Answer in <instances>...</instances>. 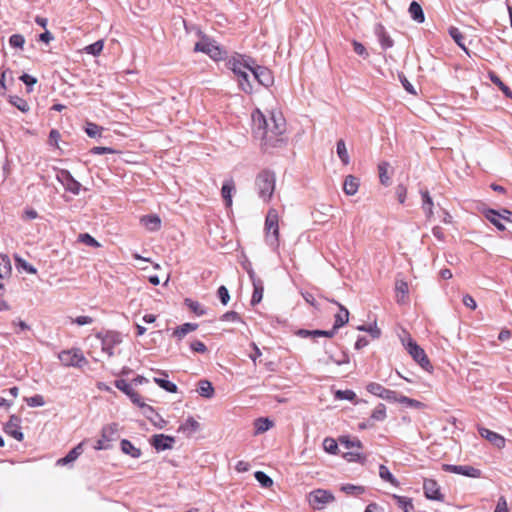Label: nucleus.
<instances>
[{
    "label": "nucleus",
    "instance_id": "0eeeda50",
    "mask_svg": "<svg viewBox=\"0 0 512 512\" xmlns=\"http://www.w3.org/2000/svg\"><path fill=\"white\" fill-rule=\"evenodd\" d=\"M194 51L203 52L215 61L224 59L226 54V52L221 49L216 41L205 36L195 44Z\"/></svg>",
    "mask_w": 512,
    "mask_h": 512
},
{
    "label": "nucleus",
    "instance_id": "f3484780",
    "mask_svg": "<svg viewBox=\"0 0 512 512\" xmlns=\"http://www.w3.org/2000/svg\"><path fill=\"white\" fill-rule=\"evenodd\" d=\"M141 410L142 414L158 429H163L167 425V421L152 406L146 404Z\"/></svg>",
    "mask_w": 512,
    "mask_h": 512
},
{
    "label": "nucleus",
    "instance_id": "1a4fd4ad",
    "mask_svg": "<svg viewBox=\"0 0 512 512\" xmlns=\"http://www.w3.org/2000/svg\"><path fill=\"white\" fill-rule=\"evenodd\" d=\"M117 434L118 425L116 423H111L104 426L101 430L100 438L96 441L94 445V449L97 451L109 449V443L116 439Z\"/></svg>",
    "mask_w": 512,
    "mask_h": 512
},
{
    "label": "nucleus",
    "instance_id": "4d7b16f0",
    "mask_svg": "<svg viewBox=\"0 0 512 512\" xmlns=\"http://www.w3.org/2000/svg\"><path fill=\"white\" fill-rule=\"evenodd\" d=\"M340 443L347 449L357 448L358 450H360L362 448L361 441L356 438L350 439L349 437H341Z\"/></svg>",
    "mask_w": 512,
    "mask_h": 512
},
{
    "label": "nucleus",
    "instance_id": "4c0bfd02",
    "mask_svg": "<svg viewBox=\"0 0 512 512\" xmlns=\"http://www.w3.org/2000/svg\"><path fill=\"white\" fill-rule=\"evenodd\" d=\"M393 499H395L397 505L403 510V512L413 511L414 505L411 498L394 494Z\"/></svg>",
    "mask_w": 512,
    "mask_h": 512
},
{
    "label": "nucleus",
    "instance_id": "393cba45",
    "mask_svg": "<svg viewBox=\"0 0 512 512\" xmlns=\"http://www.w3.org/2000/svg\"><path fill=\"white\" fill-rule=\"evenodd\" d=\"M254 427V436L261 435L267 431H269L271 428L274 427V421L267 417H260L254 420L253 422Z\"/></svg>",
    "mask_w": 512,
    "mask_h": 512
},
{
    "label": "nucleus",
    "instance_id": "ddd939ff",
    "mask_svg": "<svg viewBox=\"0 0 512 512\" xmlns=\"http://www.w3.org/2000/svg\"><path fill=\"white\" fill-rule=\"evenodd\" d=\"M425 497L434 501H443L444 495L441 493L439 484L434 479H425L423 482Z\"/></svg>",
    "mask_w": 512,
    "mask_h": 512
},
{
    "label": "nucleus",
    "instance_id": "bb28decb",
    "mask_svg": "<svg viewBox=\"0 0 512 512\" xmlns=\"http://www.w3.org/2000/svg\"><path fill=\"white\" fill-rule=\"evenodd\" d=\"M396 300L399 304H405L408 301L409 285L403 279H398L395 283Z\"/></svg>",
    "mask_w": 512,
    "mask_h": 512
},
{
    "label": "nucleus",
    "instance_id": "412c9836",
    "mask_svg": "<svg viewBox=\"0 0 512 512\" xmlns=\"http://www.w3.org/2000/svg\"><path fill=\"white\" fill-rule=\"evenodd\" d=\"M483 213L486 219L489 220L494 226L497 227V229L501 231L505 230V226L502 223V220H506L508 222L512 221L510 218H507L504 214H500V212H497L493 209L484 210Z\"/></svg>",
    "mask_w": 512,
    "mask_h": 512
},
{
    "label": "nucleus",
    "instance_id": "ea45409f",
    "mask_svg": "<svg viewBox=\"0 0 512 512\" xmlns=\"http://www.w3.org/2000/svg\"><path fill=\"white\" fill-rule=\"evenodd\" d=\"M340 490L347 495L359 496L365 493L366 489L361 485H353V484H343L340 487Z\"/></svg>",
    "mask_w": 512,
    "mask_h": 512
},
{
    "label": "nucleus",
    "instance_id": "de8ad7c7",
    "mask_svg": "<svg viewBox=\"0 0 512 512\" xmlns=\"http://www.w3.org/2000/svg\"><path fill=\"white\" fill-rule=\"evenodd\" d=\"M185 305L197 316H202L206 313L204 307L197 301L185 299Z\"/></svg>",
    "mask_w": 512,
    "mask_h": 512
},
{
    "label": "nucleus",
    "instance_id": "bf43d9fd",
    "mask_svg": "<svg viewBox=\"0 0 512 512\" xmlns=\"http://www.w3.org/2000/svg\"><path fill=\"white\" fill-rule=\"evenodd\" d=\"M423 199V209L427 213L428 216H431L433 211V201L428 192L422 193Z\"/></svg>",
    "mask_w": 512,
    "mask_h": 512
},
{
    "label": "nucleus",
    "instance_id": "6e6d98bb",
    "mask_svg": "<svg viewBox=\"0 0 512 512\" xmlns=\"http://www.w3.org/2000/svg\"><path fill=\"white\" fill-rule=\"evenodd\" d=\"M323 449L329 454H337L338 444L333 438H325L323 440Z\"/></svg>",
    "mask_w": 512,
    "mask_h": 512
},
{
    "label": "nucleus",
    "instance_id": "7c9ffc66",
    "mask_svg": "<svg viewBox=\"0 0 512 512\" xmlns=\"http://www.w3.org/2000/svg\"><path fill=\"white\" fill-rule=\"evenodd\" d=\"M296 335L302 338L307 337H327L332 338L334 336V330H305L300 329L296 332Z\"/></svg>",
    "mask_w": 512,
    "mask_h": 512
},
{
    "label": "nucleus",
    "instance_id": "5fc2aeb1",
    "mask_svg": "<svg viewBox=\"0 0 512 512\" xmlns=\"http://www.w3.org/2000/svg\"><path fill=\"white\" fill-rule=\"evenodd\" d=\"M357 330L369 333L374 339L379 338L380 335H381V331L377 327L376 324H373V325H360V326L357 327Z\"/></svg>",
    "mask_w": 512,
    "mask_h": 512
},
{
    "label": "nucleus",
    "instance_id": "a211bd4d",
    "mask_svg": "<svg viewBox=\"0 0 512 512\" xmlns=\"http://www.w3.org/2000/svg\"><path fill=\"white\" fill-rule=\"evenodd\" d=\"M122 338L118 333L107 334L101 341L102 351L111 357L114 354L113 348L115 345L121 343Z\"/></svg>",
    "mask_w": 512,
    "mask_h": 512
},
{
    "label": "nucleus",
    "instance_id": "79ce46f5",
    "mask_svg": "<svg viewBox=\"0 0 512 512\" xmlns=\"http://www.w3.org/2000/svg\"><path fill=\"white\" fill-rule=\"evenodd\" d=\"M269 121L272 122L273 128H280L285 125V118L280 110H272L269 115Z\"/></svg>",
    "mask_w": 512,
    "mask_h": 512
},
{
    "label": "nucleus",
    "instance_id": "20e7f679",
    "mask_svg": "<svg viewBox=\"0 0 512 512\" xmlns=\"http://www.w3.org/2000/svg\"><path fill=\"white\" fill-rule=\"evenodd\" d=\"M401 342L410 356L414 359V361H416L425 371L432 372L433 366L425 351L413 340L410 335L403 337Z\"/></svg>",
    "mask_w": 512,
    "mask_h": 512
},
{
    "label": "nucleus",
    "instance_id": "680f3d73",
    "mask_svg": "<svg viewBox=\"0 0 512 512\" xmlns=\"http://www.w3.org/2000/svg\"><path fill=\"white\" fill-rule=\"evenodd\" d=\"M10 102L12 105L17 107L22 112H26L29 110V104L27 103V101L18 96L11 97Z\"/></svg>",
    "mask_w": 512,
    "mask_h": 512
},
{
    "label": "nucleus",
    "instance_id": "473e14b6",
    "mask_svg": "<svg viewBox=\"0 0 512 512\" xmlns=\"http://www.w3.org/2000/svg\"><path fill=\"white\" fill-rule=\"evenodd\" d=\"M197 392L204 398L210 399L214 396L215 390L208 380H201L198 383Z\"/></svg>",
    "mask_w": 512,
    "mask_h": 512
},
{
    "label": "nucleus",
    "instance_id": "b1692460",
    "mask_svg": "<svg viewBox=\"0 0 512 512\" xmlns=\"http://www.w3.org/2000/svg\"><path fill=\"white\" fill-rule=\"evenodd\" d=\"M360 187V179L354 175H347L343 182V191L347 196H354Z\"/></svg>",
    "mask_w": 512,
    "mask_h": 512
},
{
    "label": "nucleus",
    "instance_id": "9d476101",
    "mask_svg": "<svg viewBox=\"0 0 512 512\" xmlns=\"http://www.w3.org/2000/svg\"><path fill=\"white\" fill-rule=\"evenodd\" d=\"M442 469L445 472H450L454 474L463 475L469 478H480L482 472L480 469L470 466V465H452V464H443Z\"/></svg>",
    "mask_w": 512,
    "mask_h": 512
},
{
    "label": "nucleus",
    "instance_id": "4468645a",
    "mask_svg": "<svg viewBox=\"0 0 512 512\" xmlns=\"http://www.w3.org/2000/svg\"><path fill=\"white\" fill-rule=\"evenodd\" d=\"M317 363L321 366H328L331 363L341 366L349 364L350 358L346 353H343L341 358H335L332 352L329 349L325 348L324 354L318 357Z\"/></svg>",
    "mask_w": 512,
    "mask_h": 512
},
{
    "label": "nucleus",
    "instance_id": "a19ab883",
    "mask_svg": "<svg viewBox=\"0 0 512 512\" xmlns=\"http://www.w3.org/2000/svg\"><path fill=\"white\" fill-rule=\"evenodd\" d=\"M366 390L372 395L383 399L387 388L376 382H370L366 385Z\"/></svg>",
    "mask_w": 512,
    "mask_h": 512
},
{
    "label": "nucleus",
    "instance_id": "e433bc0d",
    "mask_svg": "<svg viewBox=\"0 0 512 512\" xmlns=\"http://www.w3.org/2000/svg\"><path fill=\"white\" fill-rule=\"evenodd\" d=\"M379 476L383 481L389 482L391 485L395 487H399V481L394 477V475L390 472L387 466L380 465L379 467Z\"/></svg>",
    "mask_w": 512,
    "mask_h": 512
},
{
    "label": "nucleus",
    "instance_id": "774afa93",
    "mask_svg": "<svg viewBox=\"0 0 512 512\" xmlns=\"http://www.w3.org/2000/svg\"><path fill=\"white\" fill-rule=\"evenodd\" d=\"M190 348L192 351L201 353V354H205L207 352L206 345L202 341H199V340L192 341L190 343Z\"/></svg>",
    "mask_w": 512,
    "mask_h": 512
},
{
    "label": "nucleus",
    "instance_id": "864d4df0",
    "mask_svg": "<svg viewBox=\"0 0 512 512\" xmlns=\"http://www.w3.org/2000/svg\"><path fill=\"white\" fill-rule=\"evenodd\" d=\"M343 457L349 462L364 463L366 460L365 455H363L359 450L347 452L343 455Z\"/></svg>",
    "mask_w": 512,
    "mask_h": 512
},
{
    "label": "nucleus",
    "instance_id": "0e129e2a",
    "mask_svg": "<svg viewBox=\"0 0 512 512\" xmlns=\"http://www.w3.org/2000/svg\"><path fill=\"white\" fill-rule=\"evenodd\" d=\"M9 43L12 47L14 48H19V49H22L24 44H25V38L23 35L21 34H13L10 38H9Z\"/></svg>",
    "mask_w": 512,
    "mask_h": 512
},
{
    "label": "nucleus",
    "instance_id": "423d86ee",
    "mask_svg": "<svg viewBox=\"0 0 512 512\" xmlns=\"http://www.w3.org/2000/svg\"><path fill=\"white\" fill-rule=\"evenodd\" d=\"M58 359L64 367L83 368L88 364V360L79 348L62 350L58 354Z\"/></svg>",
    "mask_w": 512,
    "mask_h": 512
},
{
    "label": "nucleus",
    "instance_id": "cd10ccee",
    "mask_svg": "<svg viewBox=\"0 0 512 512\" xmlns=\"http://www.w3.org/2000/svg\"><path fill=\"white\" fill-rule=\"evenodd\" d=\"M83 445L84 442L79 443L73 449H71L68 454L57 460L56 464L58 466H65L69 463L74 462L82 453H83Z\"/></svg>",
    "mask_w": 512,
    "mask_h": 512
},
{
    "label": "nucleus",
    "instance_id": "2f4dec72",
    "mask_svg": "<svg viewBox=\"0 0 512 512\" xmlns=\"http://www.w3.org/2000/svg\"><path fill=\"white\" fill-rule=\"evenodd\" d=\"M235 191V186L232 180H227L224 182L222 188H221V195L226 203L227 207H231L233 200L232 195Z\"/></svg>",
    "mask_w": 512,
    "mask_h": 512
},
{
    "label": "nucleus",
    "instance_id": "c85d7f7f",
    "mask_svg": "<svg viewBox=\"0 0 512 512\" xmlns=\"http://www.w3.org/2000/svg\"><path fill=\"white\" fill-rule=\"evenodd\" d=\"M197 329L198 325L195 323H184L173 330L172 336L178 341H181L187 334L194 332Z\"/></svg>",
    "mask_w": 512,
    "mask_h": 512
},
{
    "label": "nucleus",
    "instance_id": "37998d69",
    "mask_svg": "<svg viewBox=\"0 0 512 512\" xmlns=\"http://www.w3.org/2000/svg\"><path fill=\"white\" fill-rule=\"evenodd\" d=\"M77 241L94 248L101 247V244L89 233H81L78 235Z\"/></svg>",
    "mask_w": 512,
    "mask_h": 512
},
{
    "label": "nucleus",
    "instance_id": "f8f14e48",
    "mask_svg": "<svg viewBox=\"0 0 512 512\" xmlns=\"http://www.w3.org/2000/svg\"><path fill=\"white\" fill-rule=\"evenodd\" d=\"M202 430V424L193 416L187 417L178 427V432L186 437H192Z\"/></svg>",
    "mask_w": 512,
    "mask_h": 512
},
{
    "label": "nucleus",
    "instance_id": "aec40b11",
    "mask_svg": "<svg viewBox=\"0 0 512 512\" xmlns=\"http://www.w3.org/2000/svg\"><path fill=\"white\" fill-rule=\"evenodd\" d=\"M140 224L149 232H156L161 228V218L156 214L144 215L140 218Z\"/></svg>",
    "mask_w": 512,
    "mask_h": 512
},
{
    "label": "nucleus",
    "instance_id": "c03bdc74",
    "mask_svg": "<svg viewBox=\"0 0 512 512\" xmlns=\"http://www.w3.org/2000/svg\"><path fill=\"white\" fill-rule=\"evenodd\" d=\"M104 48V40H98L84 48V52L93 56H99Z\"/></svg>",
    "mask_w": 512,
    "mask_h": 512
},
{
    "label": "nucleus",
    "instance_id": "09e8293b",
    "mask_svg": "<svg viewBox=\"0 0 512 512\" xmlns=\"http://www.w3.org/2000/svg\"><path fill=\"white\" fill-rule=\"evenodd\" d=\"M399 404H403L407 407L414 409H423L425 407V405L422 402L404 395H401Z\"/></svg>",
    "mask_w": 512,
    "mask_h": 512
},
{
    "label": "nucleus",
    "instance_id": "5701e85b",
    "mask_svg": "<svg viewBox=\"0 0 512 512\" xmlns=\"http://www.w3.org/2000/svg\"><path fill=\"white\" fill-rule=\"evenodd\" d=\"M479 433L495 447L501 449L505 446V439L500 434L486 428H480Z\"/></svg>",
    "mask_w": 512,
    "mask_h": 512
},
{
    "label": "nucleus",
    "instance_id": "58836bf2",
    "mask_svg": "<svg viewBox=\"0 0 512 512\" xmlns=\"http://www.w3.org/2000/svg\"><path fill=\"white\" fill-rule=\"evenodd\" d=\"M336 152L344 165H348L350 163V156L344 140H339L337 142Z\"/></svg>",
    "mask_w": 512,
    "mask_h": 512
},
{
    "label": "nucleus",
    "instance_id": "f257e3e1",
    "mask_svg": "<svg viewBox=\"0 0 512 512\" xmlns=\"http://www.w3.org/2000/svg\"><path fill=\"white\" fill-rule=\"evenodd\" d=\"M253 64L254 61L251 58H246L243 55L233 56L227 62L229 69L237 77L239 87L245 93H251L253 89L250 81L251 70L254 69Z\"/></svg>",
    "mask_w": 512,
    "mask_h": 512
},
{
    "label": "nucleus",
    "instance_id": "f704fd0d",
    "mask_svg": "<svg viewBox=\"0 0 512 512\" xmlns=\"http://www.w3.org/2000/svg\"><path fill=\"white\" fill-rule=\"evenodd\" d=\"M379 170V178L380 182L385 185L389 186L391 184V176H390V165L387 162H382L378 166Z\"/></svg>",
    "mask_w": 512,
    "mask_h": 512
},
{
    "label": "nucleus",
    "instance_id": "c9c22d12",
    "mask_svg": "<svg viewBox=\"0 0 512 512\" xmlns=\"http://www.w3.org/2000/svg\"><path fill=\"white\" fill-rule=\"evenodd\" d=\"M251 117H252L253 126L255 128H268L270 125V123L268 122V119L260 110H255L252 113Z\"/></svg>",
    "mask_w": 512,
    "mask_h": 512
},
{
    "label": "nucleus",
    "instance_id": "13d9d810",
    "mask_svg": "<svg viewBox=\"0 0 512 512\" xmlns=\"http://www.w3.org/2000/svg\"><path fill=\"white\" fill-rule=\"evenodd\" d=\"M335 397L339 400H348V401H354L356 398V394L352 390H337L335 392Z\"/></svg>",
    "mask_w": 512,
    "mask_h": 512
},
{
    "label": "nucleus",
    "instance_id": "39448f33",
    "mask_svg": "<svg viewBox=\"0 0 512 512\" xmlns=\"http://www.w3.org/2000/svg\"><path fill=\"white\" fill-rule=\"evenodd\" d=\"M275 175L268 171L261 172L256 178V190L263 202L268 203L275 190Z\"/></svg>",
    "mask_w": 512,
    "mask_h": 512
},
{
    "label": "nucleus",
    "instance_id": "8fccbe9b",
    "mask_svg": "<svg viewBox=\"0 0 512 512\" xmlns=\"http://www.w3.org/2000/svg\"><path fill=\"white\" fill-rule=\"evenodd\" d=\"M154 382L161 387L162 389L170 392V393H176L177 392V386L171 381L162 379V378H154Z\"/></svg>",
    "mask_w": 512,
    "mask_h": 512
},
{
    "label": "nucleus",
    "instance_id": "338daca9",
    "mask_svg": "<svg viewBox=\"0 0 512 512\" xmlns=\"http://www.w3.org/2000/svg\"><path fill=\"white\" fill-rule=\"evenodd\" d=\"M71 322L78 325V326H84V325H90L93 323V319L90 316L87 315H81L77 316L76 318H72Z\"/></svg>",
    "mask_w": 512,
    "mask_h": 512
},
{
    "label": "nucleus",
    "instance_id": "603ef678",
    "mask_svg": "<svg viewBox=\"0 0 512 512\" xmlns=\"http://www.w3.org/2000/svg\"><path fill=\"white\" fill-rule=\"evenodd\" d=\"M255 478L259 484L265 488H269L273 485L272 478L262 471L255 472Z\"/></svg>",
    "mask_w": 512,
    "mask_h": 512
},
{
    "label": "nucleus",
    "instance_id": "a18cd8bd",
    "mask_svg": "<svg viewBox=\"0 0 512 512\" xmlns=\"http://www.w3.org/2000/svg\"><path fill=\"white\" fill-rule=\"evenodd\" d=\"M11 262L8 256L0 255V278H4L11 273Z\"/></svg>",
    "mask_w": 512,
    "mask_h": 512
},
{
    "label": "nucleus",
    "instance_id": "dca6fc26",
    "mask_svg": "<svg viewBox=\"0 0 512 512\" xmlns=\"http://www.w3.org/2000/svg\"><path fill=\"white\" fill-rule=\"evenodd\" d=\"M151 445L157 451H164L172 449L173 444L175 442V438L169 435L157 434L151 438Z\"/></svg>",
    "mask_w": 512,
    "mask_h": 512
},
{
    "label": "nucleus",
    "instance_id": "7ed1b4c3",
    "mask_svg": "<svg viewBox=\"0 0 512 512\" xmlns=\"http://www.w3.org/2000/svg\"><path fill=\"white\" fill-rule=\"evenodd\" d=\"M265 242L274 250L279 248V213L275 208H270L267 212L264 224Z\"/></svg>",
    "mask_w": 512,
    "mask_h": 512
},
{
    "label": "nucleus",
    "instance_id": "3c124183",
    "mask_svg": "<svg viewBox=\"0 0 512 512\" xmlns=\"http://www.w3.org/2000/svg\"><path fill=\"white\" fill-rule=\"evenodd\" d=\"M371 418L375 421H383L386 418V406L378 404L372 411Z\"/></svg>",
    "mask_w": 512,
    "mask_h": 512
},
{
    "label": "nucleus",
    "instance_id": "e2e57ef3",
    "mask_svg": "<svg viewBox=\"0 0 512 512\" xmlns=\"http://www.w3.org/2000/svg\"><path fill=\"white\" fill-rule=\"evenodd\" d=\"M26 403L30 407H42L45 405L44 397L41 395H34L25 399Z\"/></svg>",
    "mask_w": 512,
    "mask_h": 512
},
{
    "label": "nucleus",
    "instance_id": "6e6552de",
    "mask_svg": "<svg viewBox=\"0 0 512 512\" xmlns=\"http://www.w3.org/2000/svg\"><path fill=\"white\" fill-rule=\"evenodd\" d=\"M309 505L316 510H322L335 501L334 494L326 489H315L307 496Z\"/></svg>",
    "mask_w": 512,
    "mask_h": 512
},
{
    "label": "nucleus",
    "instance_id": "052dcab7",
    "mask_svg": "<svg viewBox=\"0 0 512 512\" xmlns=\"http://www.w3.org/2000/svg\"><path fill=\"white\" fill-rule=\"evenodd\" d=\"M115 387L122 391L124 394H126L128 397L133 391H135L132 388L131 384H129L126 380L123 379L115 381Z\"/></svg>",
    "mask_w": 512,
    "mask_h": 512
},
{
    "label": "nucleus",
    "instance_id": "c756f323",
    "mask_svg": "<svg viewBox=\"0 0 512 512\" xmlns=\"http://www.w3.org/2000/svg\"><path fill=\"white\" fill-rule=\"evenodd\" d=\"M120 448L124 454L129 455L130 457H132L134 459H138L142 455L140 448L136 447L134 444H132L127 439H123L120 442Z\"/></svg>",
    "mask_w": 512,
    "mask_h": 512
},
{
    "label": "nucleus",
    "instance_id": "49530a36",
    "mask_svg": "<svg viewBox=\"0 0 512 512\" xmlns=\"http://www.w3.org/2000/svg\"><path fill=\"white\" fill-rule=\"evenodd\" d=\"M449 35L453 38V40L457 43V45L459 47H461L464 51L467 52V48L465 47V44L463 43L464 36L458 28L450 27Z\"/></svg>",
    "mask_w": 512,
    "mask_h": 512
},
{
    "label": "nucleus",
    "instance_id": "6ab92c4d",
    "mask_svg": "<svg viewBox=\"0 0 512 512\" xmlns=\"http://www.w3.org/2000/svg\"><path fill=\"white\" fill-rule=\"evenodd\" d=\"M58 179L63 183L66 190L78 195L81 190V184L76 181L69 172L61 171L58 175Z\"/></svg>",
    "mask_w": 512,
    "mask_h": 512
},
{
    "label": "nucleus",
    "instance_id": "a878e982",
    "mask_svg": "<svg viewBox=\"0 0 512 512\" xmlns=\"http://www.w3.org/2000/svg\"><path fill=\"white\" fill-rule=\"evenodd\" d=\"M332 302L335 303L339 307V312L336 313V315H335V322H334L333 328L331 329V330H334V334H335L339 328L343 327L345 324L348 323L349 311L340 303H338L334 300Z\"/></svg>",
    "mask_w": 512,
    "mask_h": 512
},
{
    "label": "nucleus",
    "instance_id": "72a5a7b5",
    "mask_svg": "<svg viewBox=\"0 0 512 512\" xmlns=\"http://www.w3.org/2000/svg\"><path fill=\"white\" fill-rule=\"evenodd\" d=\"M409 13L413 20H415L418 23H423L425 20L424 12L421 7V5L413 1L409 6Z\"/></svg>",
    "mask_w": 512,
    "mask_h": 512
},
{
    "label": "nucleus",
    "instance_id": "4be33fe9",
    "mask_svg": "<svg viewBox=\"0 0 512 512\" xmlns=\"http://www.w3.org/2000/svg\"><path fill=\"white\" fill-rule=\"evenodd\" d=\"M19 423V418H17L16 416H11L10 420L5 425V432L12 436L14 439L22 441L24 435L20 430Z\"/></svg>",
    "mask_w": 512,
    "mask_h": 512
},
{
    "label": "nucleus",
    "instance_id": "69168bd1",
    "mask_svg": "<svg viewBox=\"0 0 512 512\" xmlns=\"http://www.w3.org/2000/svg\"><path fill=\"white\" fill-rule=\"evenodd\" d=\"M401 395L402 394H399L396 391L387 389L386 392H385L383 400H386V401L392 402V403H399Z\"/></svg>",
    "mask_w": 512,
    "mask_h": 512
},
{
    "label": "nucleus",
    "instance_id": "9b49d317",
    "mask_svg": "<svg viewBox=\"0 0 512 512\" xmlns=\"http://www.w3.org/2000/svg\"><path fill=\"white\" fill-rule=\"evenodd\" d=\"M245 268L249 274V277H250V279L252 281V285H253V294H252V298H251V304L256 305V304L260 303L263 298V293H264L263 282L261 279L256 277L255 272L252 269L250 264L248 266H246Z\"/></svg>",
    "mask_w": 512,
    "mask_h": 512
},
{
    "label": "nucleus",
    "instance_id": "f03ea898",
    "mask_svg": "<svg viewBox=\"0 0 512 512\" xmlns=\"http://www.w3.org/2000/svg\"><path fill=\"white\" fill-rule=\"evenodd\" d=\"M253 138L264 150L281 147L287 142L284 130H253Z\"/></svg>",
    "mask_w": 512,
    "mask_h": 512
},
{
    "label": "nucleus",
    "instance_id": "2eb2a0df",
    "mask_svg": "<svg viewBox=\"0 0 512 512\" xmlns=\"http://www.w3.org/2000/svg\"><path fill=\"white\" fill-rule=\"evenodd\" d=\"M251 75L253 79L257 80L261 85L265 87H269L273 84V74L266 67L254 66V69L251 70Z\"/></svg>",
    "mask_w": 512,
    "mask_h": 512
}]
</instances>
